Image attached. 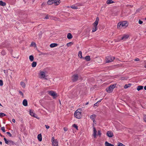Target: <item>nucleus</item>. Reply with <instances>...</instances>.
Listing matches in <instances>:
<instances>
[{
    "label": "nucleus",
    "instance_id": "f257e3e1",
    "mask_svg": "<svg viewBox=\"0 0 146 146\" xmlns=\"http://www.w3.org/2000/svg\"><path fill=\"white\" fill-rule=\"evenodd\" d=\"M128 23L126 21H123L119 22L117 25V28H120L121 27L126 28L127 27Z\"/></svg>",
    "mask_w": 146,
    "mask_h": 146
},
{
    "label": "nucleus",
    "instance_id": "f03ea898",
    "mask_svg": "<svg viewBox=\"0 0 146 146\" xmlns=\"http://www.w3.org/2000/svg\"><path fill=\"white\" fill-rule=\"evenodd\" d=\"M116 85V84H114L113 85H111L106 89V91L108 93H110L111 92L113 89L115 88Z\"/></svg>",
    "mask_w": 146,
    "mask_h": 146
},
{
    "label": "nucleus",
    "instance_id": "7ed1b4c3",
    "mask_svg": "<svg viewBox=\"0 0 146 146\" xmlns=\"http://www.w3.org/2000/svg\"><path fill=\"white\" fill-rule=\"evenodd\" d=\"M80 111V109H78L75 112L74 115L75 117L77 118L80 119L82 116L81 113L79 111Z\"/></svg>",
    "mask_w": 146,
    "mask_h": 146
},
{
    "label": "nucleus",
    "instance_id": "20e7f679",
    "mask_svg": "<svg viewBox=\"0 0 146 146\" xmlns=\"http://www.w3.org/2000/svg\"><path fill=\"white\" fill-rule=\"evenodd\" d=\"M115 57L111 56H108L106 57V63H109L112 62L114 59Z\"/></svg>",
    "mask_w": 146,
    "mask_h": 146
},
{
    "label": "nucleus",
    "instance_id": "39448f33",
    "mask_svg": "<svg viewBox=\"0 0 146 146\" xmlns=\"http://www.w3.org/2000/svg\"><path fill=\"white\" fill-rule=\"evenodd\" d=\"M48 94L50 95L53 97L54 98H55L57 97L56 93L52 90L49 91L48 92Z\"/></svg>",
    "mask_w": 146,
    "mask_h": 146
},
{
    "label": "nucleus",
    "instance_id": "423d86ee",
    "mask_svg": "<svg viewBox=\"0 0 146 146\" xmlns=\"http://www.w3.org/2000/svg\"><path fill=\"white\" fill-rule=\"evenodd\" d=\"M78 78V76L77 74H74L72 76V80L73 82H76Z\"/></svg>",
    "mask_w": 146,
    "mask_h": 146
},
{
    "label": "nucleus",
    "instance_id": "0eeeda50",
    "mask_svg": "<svg viewBox=\"0 0 146 146\" xmlns=\"http://www.w3.org/2000/svg\"><path fill=\"white\" fill-rule=\"evenodd\" d=\"M99 21V18L98 17H96V20L94 23L93 24V25L94 26H96L97 27L98 23V22Z\"/></svg>",
    "mask_w": 146,
    "mask_h": 146
},
{
    "label": "nucleus",
    "instance_id": "6e6552de",
    "mask_svg": "<svg viewBox=\"0 0 146 146\" xmlns=\"http://www.w3.org/2000/svg\"><path fill=\"white\" fill-rule=\"evenodd\" d=\"M106 135L108 137H111L113 135V133L111 131H108Z\"/></svg>",
    "mask_w": 146,
    "mask_h": 146
},
{
    "label": "nucleus",
    "instance_id": "1a4fd4ad",
    "mask_svg": "<svg viewBox=\"0 0 146 146\" xmlns=\"http://www.w3.org/2000/svg\"><path fill=\"white\" fill-rule=\"evenodd\" d=\"M129 37V36L128 35H124L121 38V40H125L127 39Z\"/></svg>",
    "mask_w": 146,
    "mask_h": 146
},
{
    "label": "nucleus",
    "instance_id": "9d476101",
    "mask_svg": "<svg viewBox=\"0 0 146 146\" xmlns=\"http://www.w3.org/2000/svg\"><path fill=\"white\" fill-rule=\"evenodd\" d=\"M83 59L86 60V61H88L90 60V56L88 55L85 57L83 58Z\"/></svg>",
    "mask_w": 146,
    "mask_h": 146
},
{
    "label": "nucleus",
    "instance_id": "9b49d317",
    "mask_svg": "<svg viewBox=\"0 0 146 146\" xmlns=\"http://www.w3.org/2000/svg\"><path fill=\"white\" fill-rule=\"evenodd\" d=\"M23 104L25 106H27L28 104L27 100L26 99H24L23 102Z\"/></svg>",
    "mask_w": 146,
    "mask_h": 146
},
{
    "label": "nucleus",
    "instance_id": "f8f14e48",
    "mask_svg": "<svg viewBox=\"0 0 146 146\" xmlns=\"http://www.w3.org/2000/svg\"><path fill=\"white\" fill-rule=\"evenodd\" d=\"M29 113L30 115L32 117H36L35 115H36V114L35 113H33L32 111H31V110H30L29 111ZM36 118H37L36 117Z\"/></svg>",
    "mask_w": 146,
    "mask_h": 146
},
{
    "label": "nucleus",
    "instance_id": "ddd939ff",
    "mask_svg": "<svg viewBox=\"0 0 146 146\" xmlns=\"http://www.w3.org/2000/svg\"><path fill=\"white\" fill-rule=\"evenodd\" d=\"M93 130H94V133L93 135L94 138H96V133L97 131L96 129V128L94 127H93Z\"/></svg>",
    "mask_w": 146,
    "mask_h": 146
},
{
    "label": "nucleus",
    "instance_id": "4468645a",
    "mask_svg": "<svg viewBox=\"0 0 146 146\" xmlns=\"http://www.w3.org/2000/svg\"><path fill=\"white\" fill-rule=\"evenodd\" d=\"M37 138L39 141H42V137L41 134H40L38 135Z\"/></svg>",
    "mask_w": 146,
    "mask_h": 146
},
{
    "label": "nucleus",
    "instance_id": "2eb2a0df",
    "mask_svg": "<svg viewBox=\"0 0 146 146\" xmlns=\"http://www.w3.org/2000/svg\"><path fill=\"white\" fill-rule=\"evenodd\" d=\"M54 0H48L47 2V4L49 5H51L53 3H54Z\"/></svg>",
    "mask_w": 146,
    "mask_h": 146
},
{
    "label": "nucleus",
    "instance_id": "dca6fc26",
    "mask_svg": "<svg viewBox=\"0 0 146 146\" xmlns=\"http://www.w3.org/2000/svg\"><path fill=\"white\" fill-rule=\"evenodd\" d=\"M54 5L55 6L58 5L61 2L60 0H57L56 1H54Z\"/></svg>",
    "mask_w": 146,
    "mask_h": 146
},
{
    "label": "nucleus",
    "instance_id": "f3484780",
    "mask_svg": "<svg viewBox=\"0 0 146 146\" xmlns=\"http://www.w3.org/2000/svg\"><path fill=\"white\" fill-rule=\"evenodd\" d=\"M58 45V44L56 43H52L50 45V46L51 48H53L57 46Z\"/></svg>",
    "mask_w": 146,
    "mask_h": 146
},
{
    "label": "nucleus",
    "instance_id": "a211bd4d",
    "mask_svg": "<svg viewBox=\"0 0 146 146\" xmlns=\"http://www.w3.org/2000/svg\"><path fill=\"white\" fill-rule=\"evenodd\" d=\"M105 146H114V145L109 143L107 141H106L105 142Z\"/></svg>",
    "mask_w": 146,
    "mask_h": 146
},
{
    "label": "nucleus",
    "instance_id": "6ab92c4d",
    "mask_svg": "<svg viewBox=\"0 0 146 146\" xmlns=\"http://www.w3.org/2000/svg\"><path fill=\"white\" fill-rule=\"evenodd\" d=\"M96 115L94 114L90 116V118L92 120H94L95 119V118H96Z\"/></svg>",
    "mask_w": 146,
    "mask_h": 146
},
{
    "label": "nucleus",
    "instance_id": "aec40b11",
    "mask_svg": "<svg viewBox=\"0 0 146 146\" xmlns=\"http://www.w3.org/2000/svg\"><path fill=\"white\" fill-rule=\"evenodd\" d=\"M143 89V86H138L137 88V90L139 91V90H141Z\"/></svg>",
    "mask_w": 146,
    "mask_h": 146
},
{
    "label": "nucleus",
    "instance_id": "412c9836",
    "mask_svg": "<svg viewBox=\"0 0 146 146\" xmlns=\"http://www.w3.org/2000/svg\"><path fill=\"white\" fill-rule=\"evenodd\" d=\"M131 84L130 83H129L128 84H126L124 86V88L125 89H126L128 88L129 87L131 86Z\"/></svg>",
    "mask_w": 146,
    "mask_h": 146
},
{
    "label": "nucleus",
    "instance_id": "4be33fe9",
    "mask_svg": "<svg viewBox=\"0 0 146 146\" xmlns=\"http://www.w3.org/2000/svg\"><path fill=\"white\" fill-rule=\"evenodd\" d=\"M114 3V2L112 0H108L106 1V3L107 4H110Z\"/></svg>",
    "mask_w": 146,
    "mask_h": 146
},
{
    "label": "nucleus",
    "instance_id": "5701e85b",
    "mask_svg": "<svg viewBox=\"0 0 146 146\" xmlns=\"http://www.w3.org/2000/svg\"><path fill=\"white\" fill-rule=\"evenodd\" d=\"M67 37L69 39H71L72 38V36L71 34L68 33L67 35Z\"/></svg>",
    "mask_w": 146,
    "mask_h": 146
},
{
    "label": "nucleus",
    "instance_id": "b1692460",
    "mask_svg": "<svg viewBox=\"0 0 146 146\" xmlns=\"http://www.w3.org/2000/svg\"><path fill=\"white\" fill-rule=\"evenodd\" d=\"M6 5V3L2 1H0V5L2 6H5Z\"/></svg>",
    "mask_w": 146,
    "mask_h": 146
},
{
    "label": "nucleus",
    "instance_id": "393cba45",
    "mask_svg": "<svg viewBox=\"0 0 146 146\" xmlns=\"http://www.w3.org/2000/svg\"><path fill=\"white\" fill-rule=\"evenodd\" d=\"M29 59L32 62L33 61L34 59V57L33 55H30L29 56Z\"/></svg>",
    "mask_w": 146,
    "mask_h": 146
},
{
    "label": "nucleus",
    "instance_id": "a878e982",
    "mask_svg": "<svg viewBox=\"0 0 146 146\" xmlns=\"http://www.w3.org/2000/svg\"><path fill=\"white\" fill-rule=\"evenodd\" d=\"M37 64V63L36 62H33L32 63V66L33 67H35L36 66Z\"/></svg>",
    "mask_w": 146,
    "mask_h": 146
},
{
    "label": "nucleus",
    "instance_id": "bb28decb",
    "mask_svg": "<svg viewBox=\"0 0 146 146\" xmlns=\"http://www.w3.org/2000/svg\"><path fill=\"white\" fill-rule=\"evenodd\" d=\"M78 56L80 58H83L84 57H83L82 55V52L81 51H80L79 52L78 54Z\"/></svg>",
    "mask_w": 146,
    "mask_h": 146
},
{
    "label": "nucleus",
    "instance_id": "cd10ccee",
    "mask_svg": "<svg viewBox=\"0 0 146 146\" xmlns=\"http://www.w3.org/2000/svg\"><path fill=\"white\" fill-rule=\"evenodd\" d=\"M40 74L43 78H44L45 76V73L44 72H40Z\"/></svg>",
    "mask_w": 146,
    "mask_h": 146
},
{
    "label": "nucleus",
    "instance_id": "c85d7f7f",
    "mask_svg": "<svg viewBox=\"0 0 146 146\" xmlns=\"http://www.w3.org/2000/svg\"><path fill=\"white\" fill-rule=\"evenodd\" d=\"M20 84L23 87V88H25V83L23 82H21Z\"/></svg>",
    "mask_w": 146,
    "mask_h": 146
},
{
    "label": "nucleus",
    "instance_id": "c756f323",
    "mask_svg": "<svg viewBox=\"0 0 146 146\" xmlns=\"http://www.w3.org/2000/svg\"><path fill=\"white\" fill-rule=\"evenodd\" d=\"M56 141H57L56 140H55L54 139V137H53L52 138L51 141L52 143V144L55 143Z\"/></svg>",
    "mask_w": 146,
    "mask_h": 146
},
{
    "label": "nucleus",
    "instance_id": "7c9ffc66",
    "mask_svg": "<svg viewBox=\"0 0 146 146\" xmlns=\"http://www.w3.org/2000/svg\"><path fill=\"white\" fill-rule=\"evenodd\" d=\"M52 146H58V141H56L55 143L52 144Z\"/></svg>",
    "mask_w": 146,
    "mask_h": 146
},
{
    "label": "nucleus",
    "instance_id": "2f4dec72",
    "mask_svg": "<svg viewBox=\"0 0 146 146\" xmlns=\"http://www.w3.org/2000/svg\"><path fill=\"white\" fill-rule=\"evenodd\" d=\"M73 43L72 42H70L67 44L66 45L68 47L70 46L71 45L73 44Z\"/></svg>",
    "mask_w": 146,
    "mask_h": 146
},
{
    "label": "nucleus",
    "instance_id": "473e14b6",
    "mask_svg": "<svg viewBox=\"0 0 146 146\" xmlns=\"http://www.w3.org/2000/svg\"><path fill=\"white\" fill-rule=\"evenodd\" d=\"M4 139L5 141V143L7 144H9V140H7L6 139L5 137H4Z\"/></svg>",
    "mask_w": 146,
    "mask_h": 146
},
{
    "label": "nucleus",
    "instance_id": "72a5a7b5",
    "mask_svg": "<svg viewBox=\"0 0 146 146\" xmlns=\"http://www.w3.org/2000/svg\"><path fill=\"white\" fill-rule=\"evenodd\" d=\"M97 30V27L96 26H94V28H93L92 32H94L96 31Z\"/></svg>",
    "mask_w": 146,
    "mask_h": 146
},
{
    "label": "nucleus",
    "instance_id": "f704fd0d",
    "mask_svg": "<svg viewBox=\"0 0 146 146\" xmlns=\"http://www.w3.org/2000/svg\"><path fill=\"white\" fill-rule=\"evenodd\" d=\"M1 54L3 55H5L6 54V52L5 50H3L1 52Z\"/></svg>",
    "mask_w": 146,
    "mask_h": 146
},
{
    "label": "nucleus",
    "instance_id": "c9c22d12",
    "mask_svg": "<svg viewBox=\"0 0 146 146\" xmlns=\"http://www.w3.org/2000/svg\"><path fill=\"white\" fill-rule=\"evenodd\" d=\"M36 46V43L34 42H32L30 45V46Z\"/></svg>",
    "mask_w": 146,
    "mask_h": 146
},
{
    "label": "nucleus",
    "instance_id": "e433bc0d",
    "mask_svg": "<svg viewBox=\"0 0 146 146\" xmlns=\"http://www.w3.org/2000/svg\"><path fill=\"white\" fill-rule=\"evenodd\" d=\"M6 115L3 113H0V116L1 117H3V116H5Z\"/></svg>",
    "mask_w": 146,
    "mask_h": 146
},
{
    "label": "nucleus",
    "instance_id": "4c0bfd02",
    "mask_svg": "<svg viewBox=\"0 0 146 146\" xmlns=\"http://www.w3.org/2000/svg\"><path fill=\"white\" fill-rule=\"evenodd\" d=\"M73 126L77 130H78V126L77 125L74 124L73 125Z\"/></svg>",
    "mask_w": 146,
    "mask_h": 146
},
{
    "label": "nucleus",
    "instance_id": "58836bf2",
    "mask_svg": "<svg viewBox=\"0 0 146 146\" xmlns=\"http://www.w3.org/2000/svg\"><path fill=\"white\" fill-rule=\"evenodd\" d=\"M9 143L10 145H13L14 144V142L11 140H9Z\"/></svg>",
    "mask_w": 146,
    "mask_h": 146
},
{
    "label": "nucleus",
    "instance_id": "ea45409f",
    "mask_svg": "<svg viewBox=\"0 0 146 146\" xmlns=\"http://www.w3.org/2000/svg\"><path fill=\"white\" fill-rule=\"evenodd\" d=\"M117 146H125L123 144L121 143H119Z\"/></svg>",
    "mask_w": 146,
    "mask_h": 146
},
{
    "label": "nucleus",
    "instance_id": "a19ab883",
    "mask_svg": "<svg viewBox=\"0 0 146 146\" xmlns=\"http://www.w3.org/2000/svg\"><path fill=\"white\" fill-rule=\"evenodd\" d=\"M71 7L73 9H77V8L76 7H75L74 5H72L71 6Z\"/></svg>",
    "mask_w": 146,
    "mask_h": 146
},
{
    "label": "nucleus",
    "instance_id": "79ce46f5",
    "mask_svg": "<svg viewBox=\"0 0 146 146\" xmlns=\"http://www.w3.org/2000/svg\"><path fill=\"white\" fill-rule=\"evenodd\" d=\"M3 85V81L2 80H0V86H2Z\"/></svg>",
    "mask_w": 146,
    "mask_h": 146
},
{
    "label": "nucleus",
    "instance_id": "37998d69",
    "mask_svg": "<svg viewBox=\"0 0 146 146\" xmlns=\"http://www.w3.org/2000/svg\"><path fill=\"white\" fill-rule=\"evenodd\" d=\"M143 120L144 121L146 122V115H143Z\"/></svg>",
    "mask_w": 146,
    "mask_h": 146
},
{
    "label": "nucleus",
    "instance_id": "c03bdc74",
    "mask_svg": "<svg viewBox=\"0 0 146 146\" xmlns=\"http://www.w3.org/2000/svg\"><path fill=\"white\" fill-rule=\"evenodd\" d=\"M1 130H2V131L4 132H5V127H3L1 128Z\"/></svg>",
    "mask_w": 146,
    "mask_h": 146
},
{
    "label": "nucleus",
    "instance_id": "a18cd8bd",
    "mask_svg": "<svg viewBox=\"0 0 146 146\" xmlns=\"http://www.w3.org/2000/svg\"><path fill=\"white\" fill-rule=\"evenodd\" d=\"M101 131L100 130H98V135H99L100 136L101 135Z\"/></svg>",
    "mask_w": 146,
    "mask_h": 146
},
{
    "label": "nucleus",
    "instance_id": "49530a36",
    "mask_svg": "<svg viewBox=\"0 0 146 146\" xmlns=\"http://www.w3.org/2000/svg\"><path fill=\"white\" fill-rule=\"evenodd\" d=\"M6 133L10 136L12 137V135L9 132H7Z\"/></svg>",
    "mask_w": 146,
    "mask_h": 146
},
{
    "label": "nucleus",
    "instance_id": "de8ad7c7",
    "mask_svg": "<svg viewBox=\"0 0 146 146\" xmlns=\"http://www.w3.org/2000/svg\"><path fill=\"white\" fill-rule=\"evenodd\" d=\"M19 93L23 97V93L21 91H19Z\"/></svg>",
    "mask_w": 146,
    "mask_h": 146
},
{
    "label": "nucleus",
    "instance_id": "09e8293b",
    "mask_svg": "<svg viewBox=\"0 0 146 146\" xmlns=\"http://www.w3.org/2000/svg\"><path fill=\"white\" fill-rule=\"evenodd\" d=\"M99 105V103L97 102L94 104V106H98Z\"/></svg>",
    "mask_w": 146,
    "mask_h": 146
},
{
    "label": "nucleus",
    "instance_id": "8fccbe9b",
    "mask_svg": "<svg viewBox=\"0 0 146 146\" xmlns=\"http://www.w3.org/2000/svg\"><path fill=\"white\" fill-rule=\"evenodd\" d=\"M143 22L142 21H141V20H139V23L140 24H142Z\"/></svg>",
    "mask_w": 146,
    "mask_h": 146
},
{
    "label": "nucleus",
    "instance_id": "3c124183",
    "mask_svg": "<svg viewBox=\"0 0 146 146\" xmlns=\"http://www.w3.org/2000/svg\"><path fill=\"white\" fill-rule=\"evenodd\" d=\"M45 126L47 129H48L50 128V126L48 125H45Z\"/></svg>",
    "mask_w": 146,
    "mask_h": 146
},
{
    "label": "nucleus",
    "instance_id": "603ef678",
    "mask_svg": "<svg viewBox=\"0 0 146 146\" xmlns=\"http://www.w3.org/2000/svg\"><path fill=\"white\" fill-rule=\"evenodd\" d=\"M45 19H49L48 15H47L45 17Z\"/></svg>",
    "mask_w": 146,
    "mask_h": 146
},
{
    "label": "nucleus",
    "instance_id": "864d4df0",
    "mask_svg": "<svg viewBox=\"0 0 146 146\" xmlns=\"http://www.w3.org/2000/svg\"><path fill=\"white\" fill-rule=\"evenodd\" d=\"M134 60L135 61H139V59L138 58H136Z\"/></svg>",
    "mask_w": 146,
    "mask_h": 146
},
{
    "label": "nucleus",
    "instance_id": "5fc2aeb1",
    "mask_svg": "<svg viewBox=\"0 0 146 146\" xmlns=\"http://www.w3.org/2000/svg\"><path fill=\"white\" fill-rule=\"evenodd\" d=\"M127 7H133V5H127Z\"/></svg>",
    "mask_w": 146,
    "mask_h": 146
},
{
    "label": "nucleus",
    "instance_id": "6e6d98bb",
    "mask_svg": "<svg viewBox=\"0 0 146 146\" xmlns=\"http://www.w3.org/2000/svg\"><path fill=\"white\" fill-rule=\"evenodd\" d=\"M12 121L14 122V123H15V119H13L12 120Z\"/></svg>",
    "mask_w": 146,
    "mask_h": 146
},
{
    "label": "nucleus",
    "instance_id": "4d7b16f0",
    "mask_svg": "<svg viewBox=\"0 0 146 146\" xmlns=\"http://www.w3.org/2000/svg\"><path fill=\"white\" fill-rule=\"evenodd\" d=\"M64 130L65 131H66L67 130V128L66 127H64Z\"/></svg>",
    "mask_w": 146,
    "mask_h": 146
},
{
    "label": "nucleus",
    "instance_id": "13d9d810",
    "mask_svg": "<svg viewBox=\"0 0 146 146\" xmlns=\"http://www.w3.org/2000/svg\"><path fill=\"white\" fill-rule=\"evenodd\" d=\"M102 100V99H101L99 101H98V102H97L98 103L99 102H100Z\"/></svg>",
    "mask_w": 146,
    "mask_h": 146
},
{
    "label": "nucleus",
    "instance_id": "bf43d9fd",
    "mask_svg": "<svg viewBox=\"0 0 146 146\" xmlns=\"http://www.w3.org/2000/svg\"><path fill=\"white\" fill-rule=\"evenodd\" d=\"M0 136L2 137H4V135H1V134H0Z\"/></svg>",
    "mask_w": 146,
    "mask_h": 146
},
{
    "label": "nucleus",
    "instance_id": "052dcab7",
    "mask_svg": "<svg viewBox=\"0 0 146 146\" xmlns=\"http://www.w3.org/2000/svg\"><path fill=\"white\" fill-rule=\"evenodd\" d=\"M93 120V123H95V122H96V121H95V119L93 120Z\"/></svg>",
    "mask_w": 146,
    "mask_h": 146
},
{
    "label": "nucleus",
    "instance_id": "680f3d73",
    "mask_svg": "<svg viewBox=\"0 0 146 146\" xmlns=\"http://www.w3.org/2000/svg\"><path fill=\"white\" fill-rule=\"evenodd\" d=\"M144 90H146V86H145L144 87Z\"/></svg>",
    "mask_w": 146,
    "mask_h": 146
},
{
    "label": "nucleus",
    "instance_id": "e2e57ef3",
    "mask_svg": "<svg viewBox=\"0 0 146 146\" xmlns=\"http://www.w3.org/2000/svg\"><path fill=\"white\" fill-rule=\"evenodd\" d=\"M89 104V102H87L86 104H85V105H88V104Z\"/></svg>",
    "mask_w": 146,
    "mask_h": 146
},
{
    "label": "nucleus",
    "instance_id": "0e129e2a",
    "mask_svg": "<svg viewBox=\"0 0 146 146\" xmlns=\"http://www.w3.org/2000/svg\"><path fill=\"white\" fill-rule=\"evenodd\" d=\"M0 144L1 145H2V142L1 141H0Z\"/></svg>",
    "mask_w": 146,
    "mask_h": 146
},
{
    "label": "nucleus",
    "instance_id": "69168bd1",
    "mask_svg": "<svg viewBox=\"0 0 146 146\" xmlns=\"http://www.w3.org/2000/svg\"><path fill=\"white\" fill-rule=\"evenodd\" d=\"M0 106H2V105H1V104L0 103Z\"/></svg>",
    "mask_w": 146,
    "mask_h": 146
},
{
    "label": "nucleus",
    "instance_id": "338daca9",
    "mask_svg": "<svg viewBox=\"0 0 146 146\" xmlns=\"http://www.w3.org/2000/svg\"><path fill=\"white\" fill-rule=\"evenodd\" d=\"M145 67L146 68V65L145 66Z\"/></svg>",
    "mask_w": 146,
    "mask_h": 146
},
{
    "label": "nucleus",
    "instance_id": "774afa93",
    "mask_svg": "<svg viewBox=\"0 0 146 146\" xmlns=\"http://www.w3.org/2000/svg\"><path fill=\"white\" fill-rule=\"evenodd\" d=\"M145 20H146V17L145 19Z\"/></svg>",
    "mask_w": 146,
    "mask_h": 146
}]
</instances>
